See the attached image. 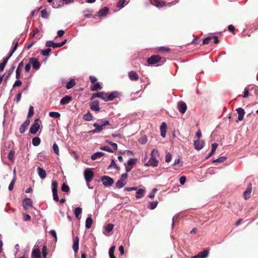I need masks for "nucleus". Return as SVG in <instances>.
<instances>
[{"label":"nucleus","instance_id":"nucleus-27","mask_svg":"<svg viewBox=\"0 0 258 258\" xmlns=\"http://www.w3.org/2000/svg\"><path fill=\"white\" fill-rule=\"evenodd\" d=\"M15 153V152L14 150H11L10 151V152L8 154V158L12 162H13L14 161Z\"/></svg>","mask_w":258,"mask_h":258},{"label":"nucleus","instance_id":"nucleus-56","mask_svg":"<svg viewBox=\"0 0 258 258\" xmlns=\"http://www.w3.org/2000/svg\"><path fill=\"white\" fill-rule=\"evenodd\" d=\"M107 143H108L109 144H110V145L112 146V147H113V150L115 151V150H117V145L116 143H114L112 142H109V141H106Z\"/></svg>","mask_w":258,"mask_h":258},{"label":"nucleus","instance_id":"nucleus-64","mask_svg":"<svg viewBox=\"0 0 258 258\" xmlns=\"http://www.w3.org/2000/svg\"><path fill=\"white\" fill-rule=\"evenodd\" d=\"M115 249V246L114 245L112 246L109 249V255L114 254Z\"/></svg>","mask_w":258,"mask_h":258},{"label":"nucleus","instance_id":"nucleus-46","mask_svg":"<svg viewBox=\"0 0 258 258\" xmlns=\"http://www.w3.org/2000/svg\"><path fill=\"white\" fill-rule=\"evenodd\" d=\"M125 0H119L117 3V7L119 8H122L124 6Z\"/></svg>","mask_w":258,"mask_h":258},{"label":"nucleus","instance_id":"nucleus-30","mask_svg":"<svg viewBox=\"0 0 258 258\" xmlns=\"http://www.w3.org/2000/svg\"><path fill=\"white\" fill-rule=\"evenodd\" d=\"M126 182H124L120 179L118 180L116 183V186L117 188H120L123 187L126 184Z\"/></svg>","mask_w":258,"mask_h":258},{"label":"nucleus","instance_id":"nucleus-2","mask_svg":"<svg viewBox=\"0 0 258 258\" xmlns=\"http://www.w3.org/2000/svg\"><path fill=\"white\" fill-rule=\"evenodd\" d=\"M101 180L103 184L105 186H111L114 182V180L112 178L108 176H103L101 177Z\"/></svg>","mask_w":258,"mask_h":258},{"label":"nucleus","instance_id":"nucleus-8","mask_svg":"<svg viewBox=\"0 0 258 258\" xmlns=\"http://www.w3.org/2000/svg\"><path fill=\"white\" fill-rule=\"evenodd\" d=\"M106 96L107 94H106L104 92H100L94 94L91 97V99H93L95 98L98 97L102 99L103 100L106 101L105 99H106Z\"/></svg>","mask_w":258,"mask_h":258},{"label":"nucleus","instance_id":"nucleus-15","mask_svg":"<svg viewBox=\"0 0 258 258\" xmlns=\"http://www.w3.org/2000/svg\"><path fill=\"white\" fill-rule=\"evenodd\" d=\"M37 171L38 172V174L39 177L41 179H44L46 177V171L43 168H42L40 167H38L37 168Z\"/></svg>","mask_w":258,"mask_h":258},{"label":"nucleus","instance_id":"nucleus-28","mask_svg":"<svg viewBox=\"0 0 258 258\" xmlns=\"http://www.w3.org/2000/svg\"><path fill=\"white\" fill-rule=\"evenodd\" d=\"M32 143L33 146H38L40 143V139L38 137H35L33 138Z\"/></svg>","mask_w":258,"mask_h":258},{"label":"nucleus","instance_id":"nucleus-37","mask_svg":"<svg viewBox=\"0 0 258 258\" xmlns=\"http://www.w3.org/2000/svg\"><path fill=\"white\" fill-rule=\"evenodd\" d=\"M147 137L145 135H144L139 139L138 141L141 144H145L147 143Z\"/></svg>","mask_w":258,"mask_h":258},{"label":"nucleus","instance_id":"nucleus-51","mask_svg":"<svg viewBox=\"0 0 258 258\" xmlns=\"http://www.w3.org/2000/svg\"><path fill=\"white\" fill-rule=\"evenodd\" d=\"M83 118L85 120H90L92 119V115L89 112L84 115Z\"/></svg>","mask_w":258,"mask_h":258},{"label":"nucleus","instance_id":"nucleus-25","mask_svg":"<svg viewBox=\"0 0 258 258\" xmlns=\"http://www.w3.org/2000/svg\"><path fill=\"white\" fill-rule=\"evenodd\" d=\"M104 155V153L103 152H96L91 156V158L92 160H95L97 159V158L103 156Z\"/></svg>","mask_w":258,"mask_h":258},{"label":"nucleus","instance_id":"nucleus-4","mask_svg":"<svg viewBox=\"0 0 258 258\" xmlns=\"http://www.w3.org/2000/svg\"><path fill=\"white\" fill-rule=\"evenodd\" d=\"M161 59V57L158 55H152L147 59V62L150 64H155L157 63L160 62Z\"/></svg>","mask_w":258,"mask_h":258},{"label":"nucleus","instance_id":"nucleus-13","mask_svg":"<svg viewBox=\"0 0 258 258\" xmlns=\"http://www.w3.org/2000/svg\"><path fill=\"white\" fill-rule=\"evenodd\" d=\"M79 238L78 236H76L74 239L73 245V248L76 253L79 250Z\"/></svg>","mask_w":258,"mask_h":258},{"label":"nucleus","instance_id":"nucleus-38","mask_svg":"<svg viewBox=\"0 0 258 258\" xmlns=\"http://www.w3.org/2000/svg\"><path fill=\"white\" fill-rule=\"evenodd\" d=\"M15 182H16V177L15 176L14 177L13 179L12 180L10 184H9V190L12 191L13 189Z\"/></svg>","mask_w":258,"mask_h":258},{"label":"nucleus","instance_id":"nucleus-60","mask_svg":"<svg viewBox=\"0 0 258 258\" xmlns=\"http://www.w3.org/2000/svg\"><path fill=\"white\" fill-rule=\"evenodd\" d=\"M249 89H248V88H245V89H244V94L243 95V98H247L248 95H249Z\"/></svg>","mask_w":258,"mask_h":258},{"label":"nucleus","instance_id":"nucleus-19","mask_svg":"<svg viewBox=\"0 0 258 258\" xmlns=\"http://www.w3.org/2000/svg\"><path fill=\"white\" fill-rule=\"evenodd\" d=\"M40 122L39 118L36 119L30 129H39L40 127Z\"/></svg>","mask_w":258,"mask_h":258},{"label":"nucleus","instance_id":"nucleus-58","mask_svg":"<svg viewBox=\"0 0 258 258\" xmlns=\"http://www.w3.org/2000/svg\"><path fill=\"white\" fill-rule=\"evenodd\" d=\"M34 114V109H33V107L32 106H30L29 107V112H28V116H32L33 114Z\"/></svg>","mask_w":258,"mask_h":258},{"label":"nucleus","instance_id":"nucleus-59","mask_svg":"<svg viewBox=\"0 0 258 258\" xmlns=\"http://www.w3.org/2000/svg\"><path fill=\"white\" fill-rule=\"evenodd\" d=\"M127 173H125L122 174L121 175V178H120V180H122V181H123L124 182H126V180L127 179Z\"/></svg>","mask_w":258,"mask_h":258},{"label":"nucleus","instance_id":"nucleus-5","mask_svg":"<svg viewBox=\"0 0 258 258\" xmlns=\"http://www.w3.org/2000/svg\"><path fill=\"white\" fill-rule=\"evenodd\" d=\"M29 62L32 64L34 69L38 70L39 69L40 67V63L37 58L34 57L31 58L29 60Z\"/></svg>","mask_w":258,"mask_h":258},{"label":"nucleus","instance_id":"nucleus-43","mask_svg":"<svg viewBox=\"0 0 258 258\" xmlns=\"http://www.w3.org/2000/svg\"><path fill=\"white\" fill-rule=\"evenodd\" d=\"M50 48H47L45 49H43L41 51V53L44 56L49 55L50 52L51 51Z\"/></svg>","mask_w":258,"mask_h":258},{"label":"nucleus","instance_id":"nucleus-31","mask_svg":"<svg viewBox=\"0 0 258 258\" xmlns=\"http://www.w3.org/2000/svg\"><path fill=\"white\" fill-rule=\"evenodd\" d=\"M102 88L101 86L99 83H97L94 84L93 86L91 87L92 91H97L98 90H100Z\"/></svg>","mask_w":258,"mask_h":258},{"label":"nucleus","instance_id":"nucleus-49","mask_svg":"<svg viewBox=\"0 0 258 258\" xmlns=\"http://www.w3.org/2000/svg\"><path fill=\"white\" fill-rule=\"evenodd\" d=\"M42 255L43 258H46L47 254V247L45 245H44L42 249Z\"/></svg>","mask_w":258,"mask_h":258},{"label":"nucleus","instance_id":"nucleus-52","mask_svg":"<svg viewBox=\"0 0 258 258\" xmlns=\"http://www.w3.org/2000/svg\"><path fill=\"white\" fill-rule=\"evenodd\" d=\"M53 150L55 154L57 155H59V148L57 145L56 143H54L53 145Z\"/></svg>","mask_w":258,"mask_h":258},{"label":"nucleus","instance_id":"nucleus-33","mask_svg":"<svg viewBox=\"0 0 258 258\" xmlns=\"http://www.w3.org/2000/svg\"><path fill=\"white\" fill-rule=\"evenodd\" d=\"M226 159V157L225 156L220 157L214 160H213V163H222L224 162Z\"/></svg>","mask_w":258,"mask_h":258},{"label":"nucleus","instance_id":"nucleus-29","mask_svg":"<svg viewBox=\"0 0 258 258\" xmlns=\"http://www.w3.org/2000/svg\"><path fill=\"white\" fill-rule=\"evenodd\" d=\"M108 12V9L107 7H105L99 11V15L100 16H103L105 15Z\"/></svg>","mask_w":258,"mask_h":258},{"label":"nucleus","instance_id":"nucleus-53","mask_svg":"<svg viewBox=\"0 0 258 258\" xmlns=\"http://www.w3.org/2000/svg\"><path fill=\"white\" fill-rule=\"evenodd\" d=\"M18 45V40H17L16 42V43H15L14 47L13 48L12 50L11 51V52L10 53V56H12L13 55V54L14 53V52L16 51V50L17 48Z\"/></svg>","mask_w":258,"mask_h":258},{"label":"nucleus","instance_id":"nucleus-42","mask_svg":"<svg viewBox=\"0 0 258 258\" xmlns=\"http://www.w3.org/2000/svg\"><path fill=\"white\" fill-rule=\"evenodd\" d=\"M158 203V202L157 201L150 202V206L148 208L151 210H153L157 207Z\"/></svg>","mask_w":258,"mask_h":258},{"label":"nucleus","instance_id":"nucleus-41","mask_svg":"<svg viewBox=\"0 0 258 258\" xmlns=\"http://www.w3.org/2000/svg\"><path fill=\"white\" fill-rule=\"evenodd\" d=\"M159 157V152L157 149H154L151 153V157L152 158H155L157 159V157Z\"/></svg>","mask_w":258,"mask_h":258},{"label":"nucleus","instance_id":"nucleus-32","mask_svg":"<svg viewBox=\"0 0 258 258\" xmlns=\"http://www.w3.org/2000/svg\"><path fill=\"white\" fill-rule=\"evenodd\" d=\"M75 84L76 83H75V81L72 79V80H70L69 82H68V83L67 84V85H66V88L68 89H71L75 85Z\"/></svg>","mask_w":258,"mask_h":258},{"label":"nucleus","instance_id":"nucleus-44","mask_svg":"<svg viewBox=\"0 0 258 258\" xmlns=\"http://www.w3.org/2000/svg\"><path fill=\"white\" fill-rule=\"evenodd\" d=\"M100 149L102 150L106 151L109 152H113L114 150L111 149L109 146H105L100 148Z\"/></svg>","mask_w":258,"mask_h":258},{"label":"nucleus","instance_id":"nucleus-35","mask_svg":"<svg viewBox=\"0 0 258 258\" xmlns=\"http://www.w3.org/2000/svg\"><path fill=\"white\" fill-rule=\"evenodd\" d=\"M30 124V120L29 119H27L25 121V122L21 124L20 129H26L27 128L28 125Z\"/></svg>","mask_w":258,"mask_h":258},{"label":"nucleus","instance_id":"nucleus-26","mask_svg":"<svg viewBox=\"0 0 258 258\" xmlns=\"http://www.w3.org/2000/svg\"><path fill=\"white\" fill-rule=\"evenodd\" d=\"M145 190L143 189H139L136 192V197L137 199H140L144 197Z\"/></svg>","mask_w":258,"mask_h":258},{"label":"nucleus","instance_id":"nucleus-7","mask_svg":"<svg viewBox=\"0 0 258 258\" xmlns=\"http://www.w3.org/2000/svg\"><path fill=\"white\" fill-rule=\"evenodd\" d=\"M204 142L203 140H195L194 141V147L197 150H200L204 147Z\"/></svg>","mask_w":258,"mask_h":258},{"label":"nucleus","instance_id":"nucleus-50","mask_svg":"<svg viewBox=\"0 0 258 258\" xmlns=\"http://www.w3.org/2000/svg\"><path fill=\"white\" fill-rule=\"evenodd\" d=\"M112 166H114V167L115 168H116L117 170L119 169V167L118 166H117L114 160L113 159H112L111 163L110 165L108 166V168H109L111 167Z\"/></svg>","mask_w":258,"mask_h":258},{"label":"nucleus","instance_id":"nucleus-14","mask_svg":"<svg viewBox=\"0 0 258 258\" xmlns=\"http://www.w3.org/2000/svg\"><path fill=\"white\" fill-rule=\"evenodd\" d=\"M128 77L132 81H137L139 79V76L135 71H131L128 73Z\"/></svg>","mask_w":258,"mask_h":258},{"label":"nucleus","instance_id":"nucleus-39","mask_svg":"<svg viewBox=\"0 0 258 258\" xmlns=\"http://www.w3.org/2000/svg\"><path fill=\"white\" fill-rule=\"evenodd\" d=\"M155 6L158 8H160L165 6L166 4L164 2L156 1V4L155 5Z\"/></svg>","mask_w":258,"mask_h":258},{"label":"nucleus","instance_id":"nucleus-17","mask_svg":"<svg viewBox=\"0 0 258 258\" xmlns=\"http://www.w3.org/2000/svg\"><path fill=\"white\" fill-rule=\"evenodd\" d=\"M90 108L92 110L98 111L100 110L99 103L97 101H93L90 105Z\"/></svg>","mask_w":258,"mask_h":258},{"label":"nucleus","instance_id":"nucleus-12","mask_svg":"<svg viewBox=\"0 0 258 258\" xmlns=\"http://www.w3.org/2000/svg\"><path fill=\"white\" fill-rule=\"evenodd\" d=\"M118 93L117 92H111L108 95H107L106 99H105L106 101H111L113 100L115 98L118 96Z\"/></svg>","mask_w":258,"mask_h":258},{"label":"nucleus","instance_id":"nucleus-3","mask_svg":"<svg viewBox=\"0 0 258 258\" xmlns=\"http://www.w3.org/2000/svg\"><path fill=\"white\" fill-rule=\"evenodd\" d=\"M107 124H109V121L107 120H98L94 124V126L96 129H102L103 127Z\"/></svg>","mask_w":258,"mask_h":258},{"label":"nucleus","instance_id":"nucleus-10","mask_svg":"<svg viewBox=\"0 0 258 258\" xmlns=\"http://www.w3.org/2000/svg\"><path fill=\"white\" fill-rule=\"evenodd\" d=\"M252 184L249 183L246 190L243 192V197L245 200H247L250 197V195L252 191Z\"/></svg>","mask_w":258,"mask_h":258},{"label":"nucleus","instance_id":"nucleus-55","mask_svg":"<svg viewBox=\"0 0 258 258\" xmlns=\"http://www.w3.org/2000/svg\"><path fill=\"white\" fill-rule=\"evenodd\" d=\"M23 220L25 221H30L31 220V217L29 215L26 214H23Z\"/></svg>","mask_w":258,"mask_h":258},{"label":"nucleus","instance_id":"nucleus-22","mask_svg":"<svg viewBox=\"0 0 258 258\" xmlns=\"http://www.w3.org/2000/svg\"><path fill=\"white\" fill-rule=\"evenodd\" d=\"M52 194L57 193V186L58 182L55 180H53L52 181Z\"/></svg>","mask_w":258,"mask_h":258},{"label":"nucleus","instance_id":"nucleus-11","mask_svg":"<svg viewBox=\"0 0 258 258\" xmlns=\"http://www.w3.org/2000/svg\"><path fill=\"white\" fill-rule=\"evenodd\" d=\"M23 207L25 210H27L28 207H32V203L30 199L25 198L23 201Z\"/></svg>","mask_w":258,"mask_h":258},{"label":"nucleus","instance_id":"nucleus-21","mask_svg":"<svg viewBox=\"0 0 258 258\" xmlns=\"http://www.w3.org/2000/svg\"><path fill=\"white\" fill-rule=\"evenodd\" d=\"M72 100V97L69 96H66L63 97L60 101L61 105H64L69 103Z\"/></svg>","mask_w":258,"mask_h":258},{"label":"nucleus","instance_id":"nucleus-47","mask_svg":"<svg viewBox=\"0 0 258 258\" xmlns=\"http://www.w3.org/2000/svg\"><path fill=\"white\" fill-rule=\"evenodd\" d=\"M113 227H114L113 224H111V223L108 224L105 228L106 231H107L108 232H110V231H111L113 230Z\"/></svg>","mask_w":258,"mask_h":258},{"label":"nucleus","instance_id":"nucleus-23","mask_svg":"<svg viewBox=\"0 0 258 258\" xmlns=\"http://www.w3.org/2000/svg\"><path fill=\"white\" fill-rule=\"evenodd\" d=\"M47 47H52L53 48L59 47L58 43H55L52 41H48L46 42Z\"/></svg>","mask_w":258,"mask_h":258},{"label":"nucleus","instance_id":"nucleus-6","mask_svg":"<svg viewBox=\"0 0 258 258\" xmlns=\"http://www.w3.org/2000/svg\"><path fill=\"white\" fill-rule=\"evenodd\" d=\"M158 163L159 162L157 159L151 157L148 162L145 164V166L156 167L158 166Z\"/></svg>","mask_w":258,"mask_h":258},{"label":"nucleus","instance_id":"nucleus-45","mask_svg":"<svg viewBox=\"0 0 258 258\" xmlns=\"http://www.w3.org/2000/svg\"><path fill=\"white\" fill-rule=\"evenodd\" d=\"M136 161H137V159H136V158H131V159H129V160L128 161V162L127 163V165L130 166H132L134 164H135Z\"/></svg>","mask_w":258,"mask_h":258},{"label":"nucleus","instance_id":"nucleus-34","mask_svg":"<svg viewBox=\"0 0 258 258\" xmlns=\"http://www.w3.org/2000/svg\"><path fill=\"white\" fill-rule=\"evenodd\" d=\"M82 208L80 207L77 208L74 212L75 216L77 218H79V215L82 213Z\"/></svg>","mask_w":258,"mask_h":258},{"label":"nucleus","instance_id":"nucleus-54","mask_svg":"<svg viewBox=\"0 0 258 258\" xmlns=\"http://www.w3.org/2000/svg\"><path fill=\"white\" fill-rule=\"evenodd\" d=\"M172 159V156L170 153H167L165 156V161L166 162H169Z\"/></svg>","mask_w":258,"mask_h":258},{"label":"nucleus","instance_id":"nucleus-40","mask_svg":"<svg viewBox=\"0 0 258 258\" xmlns=\"http://www.w3.org/2000/svg\"><path fill=\"white\" fill-rule=\"evenodd\" d=\"M49 115L53 118H58L60 116V114L57 112H50L49 113Z\"/></svg>","mask_w":258,"mask_h":258},{"label":"nucleus","instance_id":"nucleus-62","mask_svg":"<svg viewBox=\"0 0 258 258\" xmlns=\"http://www.w3.org/2000/svg\"><path fill=\"white\" fill-rule=\"evenodd\" d=\"M22 84V82L20 80H17L15 81V83L13 85V87H20Z\"/></svg>","mask_w":258,"mask_h":258},{"label":"nucleus","instance_id":"nucleus-9","mask_svg":"<svg viewBox=\"0 0 258 258\" xmlns=\"http://www.w3.org/2000/svg\"><path fill=\"white\" fill-rule=\"evenodd\" d=\"M178 108L179 112L183 114L186 111L187 106L184 102L183 101H179L178 103Z\"/></svg>","mask_w":258,"mask_h":258},{"label":"nucleus","instance_id":"nucleus-61","mask_svg":"<svg viewBox=\"0 0 258 258\" xmlns=\"http://www.w3.org/2000/svg\"><path fill=\"white\" fill-rule=\"evenodd\" d=\"M186 178L185 176H182L179 178V182L180 184H184L186 181Z\"/></svg>","mask_w":258,"mask_h":258},{"label":"nucleus","instance_id":"nucleus-20","mask_svg":"<svg viewBox=\"0 0 258 258\" xmlns=\"http://www.w3.org/2000/svg\"><path fill=\"white\" fill-rule=\"evenodd\" d=\"M32 258H41L40 251L38 248H35L32 252Z\"/></svg>","mask_w":258,"mask_h":258},{"label":"nucleus","instance_id":"nucleus-63","mask_svg":"<svg viewBox=\"0 0 258 258\" xmlns=\"http://www.w3.org/2000/svg\"><path fill=\"white\" fill-rule=\"evenodd\" d=\"M49 233L52 236H53L55 238V241H56L57 240V235H56V233L55 231L54 230H51L50 231Z\"/></svg>","mask_w":258,"mask_h":258},{"label":"nucleus","instance_id":"nucleus-18","mask_svg":"<svg viewBox=\"0 0 258 258\" xmlns=\"http://www.w3.org/2000/svg\"><path fill=\"white\" fill-rule=\"evenodd\" d=\"M236 111L238 114V120H242L244 114V109L242 108H238L236 109Z\"/></svg>","mask_w":258,"mask_h":258},{"label":"nucleus","instance_id":"nucleus-36","mask_svg":"<svg viewBox=\"0 0 258 258\" xmlns=\"http://www.w3.org/2000/svg\"><path fill=\"white\" fill-rule=\"evenodd\" d=\"M61 190L63 192H69L70 191V187L69 185L65 183H63L61 186Z\"/></svg>","mask_w":258,"mask_h":258},{"label":"nucleus","instance_id":"nucleus-57","mask_svg":"<svg viewBox=\"0 0 258 258\" xmlns=\"http://www.w3.org/2000/svg\"><path fill=\"white\" fill-rule=\"evenodd\" d=\"M212 39L211 37H207L203 41V43L204 45L208 44L209 43L210 40Z\"/></svg>","mask_w":258,"mask_h":258},{"label":"nucleus","instance_id":"nucleus-1","mask_svg":"<svg viewBox=\"0 0 258 258\" xmlns=\"http://www.w3.org/2000/svg\"><path fill=\"white\" fill-rule=\"evenodd\" d=\"M94 176V173L90 169H86L84 171V177L87 183L92 180Z\"/></svg>","mask_w":258,"mask_h":258},{"label":"nucleus","instance_id":"nucleus-24","mask_svg":"<svg viewBox=\"0 0 258 258\" xmlns=\"http://www.w3.org/2000/svg\"><path fill=\"white\" fill-rule=\"evenodd\" d=\"M93 224V219L91 216L88 217L86 220L85 226L86 228L90 229Z\"/></svg>","mask_w":258,"mask_h":258},{"label":"nucleus","instance_id":"nucleus-16","mask_svg":"<svg viewBox=\"0 0 258 258\" xmlns=\"http://www.w3.org/2000/svg\"><path fill=\"white\" fill-rule=\"evenodd\" d=\"M209 253V250L208 249H205L203 251L200 252L198 254L199 258H206L208 257Z\"/></svg>","mask_w":258,"mask_h":258},{"label":"nucleus","instance_id":"nucleus-48","mask_svg":"<svg viewBox=\"0 0 258 258\" xmlns=\"http://www.w3.org/2000/svg\"><path fill=\"white\" fill-rule=\"evenodd\" d=\"M41 17L43 18H47L49 16V14L47 13V11L46 10H43L41 12Z\"/></svg>","mask_w":258,"mask_h":258}]
</instances>
